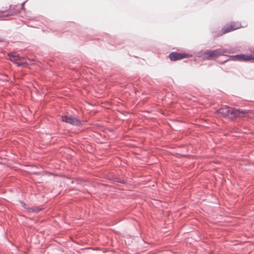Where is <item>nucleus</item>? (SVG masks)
I'll return each instance as SVG.
<instances>
[{
	"instance_id": "obj_1",
	"label": "nucleus",
	"mask_w": 254,
	"mask_h": 254,
	"mask_svg": "<svg viewBox=\"0 0 254 254\" xmlns=\"http://www.w3.org/2000/svg\"><path fill=\"white\" fill-rule=\"evenodd\" d=\"M218 112L224 117L231 119H234L237 117H244L247 114L245 111L239 109L236 110L229 107L221 108L218 110Z\"/></svg>"
},
{
	"instance_id": "obj_7",
	"label": "nucleus",
	"mask_w": 254,
	"mask_h": 254,
	"mask_svg": "<svg viewBox=\"0 0 254 254\" xmlns=\"http://www.w3.org/2000/svg\"><path fill=\"white\" fill-rule=\"evenodd\" d=\"M9 59L13 62L20 61L22 58L16 53H10L8 55Z\"/></svg>"
},
{
	"instance_id": "obj_8",
	"label": "nucleus",
	"mask_w": 254,
	"mask_h": 254,
	"mask_svg": "<svg viewBox=\"0 0 254 254\" xmlns=\"http://www.w3.org/2000/svg\"><path fill=\"white\" fill-rule=\"evenodd\" d=\"M236 58L238 60H243L245 61H250L251 60H254V57H253L252 55L247 56L245 55H240L236 56Z\"/></svg>"
},
{
	"instance_id": "obj_2",
	"label": "nucleus",
	"mask_w": 254,
	"mask_h": 254,
	"mask_svg": "<svg viewBox=\"0 0 254 254\" xmlns=\"http://www.w3.org/2000/svg\"><path fill=\"white\" fill-rule=\"evenodd\" d=\"M223 54L222 51L219 49L206 51L203 54V58L206 60H212L223 55Z\"/></svg>"
},
{
	"instance_id": "obj_9",
	"label": "nucleus",
	"mask_w": 254,
	"mask_h": 254,
	"mask_svg": "<svg viewBox=\"0 0 254 254\" xmlns=\"http://www.w3.org/2000/svg\"><path fill=\"white\" fill-rule=\"evenodd\" d=\"M15 64L18 66H21V65L25 64H26V63L25 62H16Z\"/></svg>"
},
{
	"instance_id": "obj_3",
	"label": "nucleus",
	"mask_w": 254,
	"mask_h": 254,
	"mask_svg": "<svg viewBox=\"0 0 254 254\" xmlns=\"http://www.w3.org/2000/svg\"><path fill=\"white\" fill-rule=\"evenodd\" d=\"M189 55L185 53H179L177 52H172L169 55V58L172 61H176L183 59L188 58Z\"/></svg>"
},
{
	"instance_id": "obj_6",
	"label": "nucleus",
	"mask_w": 254,
	"mask_h": 254,
	"mask_svg": "<svg viewBox=\"0 0 254 254\" xmlns=\"http://www.w3.org/2000/svg\"><path fill=\"white\" fill-rule=\"evenodd\" d=\"M22 206L29 212H38L41 210L38 207H29L24 202H21Z\"/></svg>"
},
{
	"instance_id": "obj_4",
	"label": "nucleus",
	"mask_w": 254,
	"mask_h": 254,
	"mask_svg": "<svg viewBox=\"0 0 254 254\" xmlns=\"http://www.w3.org/2000/svg\"><path fill=\"white\" fill-rule=\"evenodd\" d=\"M240 26V24L239 23L231 22L230 24L226 25L222 28L223 34L235 30L239 28Z\"/></svg>"
},
{
	"instance_id": "obj_5",
	"label": "nucleus",
	"mask_w": 254,
	"mask_h": 254,
	"mask_svg": "<svg viewBox=\"0 0 254 254\" xmlns=\"http://www.w3.org/2000/svg\"><path fill=\"white\" fill-rule=\"evenodd\" d=\"M62 121L73 125L78 126L80 124V121L76 117L71 116H64L62 117Z\"/></svg>"
}]
</instances>
